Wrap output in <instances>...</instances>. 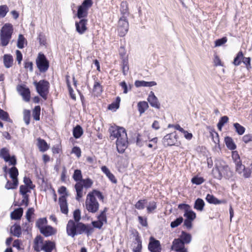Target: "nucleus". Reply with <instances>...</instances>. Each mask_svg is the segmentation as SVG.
Masks as SVG:
<instances>
[{
    "mask_svg": "<svg viewBox=\"0 0 252 252\" xmlns=\"http://www.w3.org/2000/svg\"><path fill=\"white\" fill-rule=\"evenodd\" d=\"M110 137L112 140L117 138L116 146L119 153H123L128 145V138L125 128L123 127H113L110 129Z\"/></svg>",
    "mask_w": 252,
    "mask_h": 252,
    "instance_id": "1",
    "label": "nucleus"
},
{
    "mask_svg": "<svg viewBox=\"0 0 252 252\" xmlns=\"http://www.w3.org/2000/svg\"><path fill=\"white\" fill-rule=\"evenodd\" d=\"M94 231V228L90 224H86L80 222L76 223L71 220L68 221L66 225L67 234L72 237L83 233L89 236L93 233Z\"/></svg>",
    "mask_w": 252,
    "mask_h": 252,
    "instance_id": "2",
    "label": "nucleus"
},
{
    "mask_svg": "<svg viewBox=\"0 0 252 252\" xmlns=\"http://www.w3.org/2000/svg\"><path fill=\"white\" fill-rule=\"evenodd\" d=\"M95 196L101 200L103 201L104 199V196L100 191L93 189L92 191L90 192L87 194L85 201L86 208L89 212L95 213L99 209V204Z\"/></svg>",
    "mask_w": 252,
    "mask_h": 252,
    "instance_id": "3",
    "label": "nucleus"
},
{
    "mask_svg": "<svg viewBox=\"0 0 252 252\" xmlns=\"http://www.w3.org/2000/svg\"><path fill=\"white\" fill-rule=\"evenodd\" d=\"M229 168L223 161H218L216 162L215 167L212 170V174L215 178L221 180L223 177L225 178H228L231 175L230 174Z\"/></svg>",
    "mask_w": 252,
    "mask_h": 252,
    "instance_id": "4",
    "label": "nucleus"
},
{
    "mask_svg": "<svg viewBox=\"0 0 252 252\" xmlns=\"http://www.w3.org/2000/svg\"><path fill=\"white\" fill-rule=\"evenodd\" d=\"M13 31V26L10 23L5 24L1 28L0 32V41L2 46L8 45L11 38Z\"/></svg>",
    "mask_w": 252,
    "mask_h": 252,
    "instance_id": "5",
    "label": "nucleus"
},
{
    "mask_svg": "<svg viewBox=\"0 0 252 252\" xmlns=\"http://www.w3.org/2000/svg\"><path fill=\"white\" fill-rule=\"evenodd\" d=\"M33 84L38 94L44 99L47 98L49 92L50 83L45 80H41L39 82L34 81Z\"/></svg>",
    "mask_w": 252,
    "mask_h": 252,
    "instance_id": "6",
    "label": "nucleus"
},
{
    "mask_svg": "<svg viewBox=\"0 0 252 252\" xmlns=\"http://www.w3.org/2000/svg\"><path fill=\"white\" fill-rule=\"evenodd\" d=\"M37 68L41 72H46L49 66V63L45 56L42 53H39L36 59Z\"/></svg>",
    "mask_w": 252,
    "mask_h": 252,
    "instance_id": "7",
    "label": "nucleus"
},
{
    "mask_svg": "<svg viewBox=\"0 0 252 252\" xmlns=\"http://www.w3.org/2000/svg\"><path fill=\"white\" fill-rule=\"evenodd\" d=\"M129 24L126 16H122L119 20L118 31L119 35L124 36L128 31Z\"/></svg>",
    "mask_w": 252,
    "mask_h": 252,
    "instance_id": "8",
    "label": "nucleus"
},
{
    "mask_svg": "<svg viewBox=\"0 0 252 252\" xmlns=\"http://www.w3.org/2000/svg\"><path fill=\"white\" fill-rule=\"evenodd\" d=\"M177 135L175 133L166 134L163 138L162 143L165 147L175 145L177 142Z\"/></svg>",
    "mask_w": 252,
    "mask_h": 252,
    "instance_id": "9",
    "label": "nucleus"
},
{
    "mask_svg": "<svg viewBox=\"0 0 252 252\" xmlns=\"http://www.w3.org/2000/svg\"><path fill=\"white\" fill-rule=\"evenodd\" d=\"M148 250L151 252H161V248L160 242L153 237L150 238Z\"/></svg>",
    "mask_w": 252,
    "mask_h": 252,
    "instance_id": "10",
    "label": "nucleus"
},
{
    "mask_svg": "<svg viewBox=\"0 0 252 252\" xmlns=\"http://www.w3.org/2000/svg\"><path fill=\"white\" fill-rule=\"evenodd\" d=\"M17 91L23 97V99L28 102L30 100V91L28 88L24 85H18L17 87Z\"/></svg>",
    "mask_w": 252,
    "mask_h": 252,
    "instance_id": "11",
    "label": "nucleus"
},
{
    "mask_svg": "<svg viewBox=\"0 0 252 252\" xmlns=\"http://www.w3.org/2000/svg\"><path fill=\"white\" fill-rule=\"evenodd\" d=\"M87 22L88 20L86 19H81L79 22H75L76 30L80 34H84L87 31Z\"/></svg>",
    "mask_w": 252,
    "mask_h": 252,
    "instance_id": "12",
    "label": "nucleus"
},
{
    "mask_svg": "<svg viewBox=\"0 0 252 252\" xmlns=\"http://www.w3.org/2000/svg\"><path fill=\"white\" fill-rule=\"evenodd\" d=\"M147 100L152 107L157 109L160 108V104L159 102L157 97L155 95L153 92H150Z\"/></svg>",
    "mask_w": 252,
    "mask_h": 252,
    "instance_id": "13",
    "label": "nucleus"
},
{
    "mask_svg": "<svg viewBox=\"0 0 252 252\" xmlns=\"http://www.w3.org/2000/svg\"><path fill=\"white\" fill-rule=\"evenodd\" d=\"M40 232L45 237H49L57 233L56 229L50 225H45L41 228Z\"/></svg>",
    "mask_w": 252,
    "mask_h": 252,
    "instance_id": "14",
    "label": "nucleus"
},
{
    "mask_svg": "<svg viewBox=\"0 0 252 252\" xmlns=\"http://www.w3.org/2000/svg\"><path fill=\"white\" fill-rule=\"evenodd\" d=\"M59 204L60 206L61 211L62 213L67 214L68 212V206L66 197L62 195L59 198Z\"/></svg>",
    "mask_w": 252,
    "mask_h": 252,
    "instance_id": "15",
    "label": "nucleus"
},
{
    "mask_svg": "<svg viewBox=\"0 0 252 252\" xmlns=\"http://www.w3.org/2000/svg\"><path fill=\"white\" fill-rule=\"evenodd\" d=\"M206 201L210 204H220L222 203H225L226 202L225 200H219L213 195L208 194L206 197Z\"/></svg>",
    "mask_w": 252,
    "mask_h": 252,
    "instance_id": "16",
    "label": "nucleus"
},
{
    "mask_svg": "<svg viewBox=\"0 0 252 252\" xmlns=\"http://www.w3.org/2000/svg\"><path fill=\"white\" fill-rule=\"evenodd\" d=\"M74 187L76 191V199L79 201L80 199L83 196V185L82 182H78L75 184Z\"/></svg>",
    "mask_w": 252,
    "mask_h": 252,
    "instance_id": "17",
    "label": "nucleus"
},
{
    "mask_svg": "<svg viewBox=\"0 0 252 252\" xmlns=\"http://www.w3.org/2000/svg\"><path fill=\"white\" fill-rule=\"evenodd\" d=\"M102 171L106 175L109 180L114 184L117 183V180L115 176L110 172L106 166H102L101 168Z\"/></svg>",
    "mask_w": 252,
    "mask_h": 252,
    "instance_id": "18",
    "label": "nucleus"
},
{
    "mask_svg": "<svg viewBox=\"0 0 252 252\" xmlns=\"http://www.w3.org/2000/svg\"><path fill=\"white\" fill-rule=\"evenodd\" d=\"M55 248V243L49 240L45 241L41 246L42 250L45 252H51Z\"/></svg>",
    "mask_w": 252,
    "mask_h": 252,
    "instance_id": "19",
    "label": "nucleus"
},
{
    "mask_svg": "<svg viewBox=\"0 0 252 252\" xmlns=\"http://www.w3.org/2000/svg\"><path fill=\"white\" fill-rule=\"evenodd\" d=\"M191 235L189 233L184 231H182L178 239H180L181 241L185 245L190 243L191 241Z\"/></svg>",
    "mask_w": 252,
    "mask_h": 252,
    "instance_id": "20",
    "label": "nucleus"
},
{
    "mask_svg": "<svg viewBox=\"0 0 252 252\" xmlns=\"http://www.w3.org/2000/svg\"><path fill=\"white\" fill-rule=\"evenodd\" d=\"M8 172L10 177L12 180H14V184L16 185L17 181H18L17 178L19 174L18 169L15 166H13L9 169Z\"/></svg>",
    "mask_w": 252,
    "mask_h": 252,
    "instance_id": "21",
    "label": "nucleus"
},
{
    "mask_svg": "<svg viewBox=\"0 0 252 252\" xmlns=\"http://www.w3.org/2000/svg\"><path fill=\"white\" fill-rule=\"evenodd\" d=\"M185 244L183 243L180 239L178 238L175 239L171 246V249L174 251H179L180 249H184Z\"/></svg>",
    "mask_w": 252,
    "mask_h": 252,
    "instance_id": "22",
    "label": "nucleus"
},
{
    "mask_svg": "<svg viewBox=\"0 0 252 252\" xmlns=\"http://www.w3.org/2000/svg\"><path fill=\"white\" fill-rule=\"evenodd\" d=\"M23 214V209L22 208L15 209L10 214L11 218L12 220H20Z\"/></svg>",
    "mask_w": 252,
    "mask_h": 252,
    "instance_id": "23",
    "label": "nucleus"
},
{
    "mask_svg": "<svg viewBox=\"0 0 252 252\" xmlns=\"http://www.w3.org/2000/svg\"><path fill=\"white\" fill-rule=\"evenodd\" d=\"M120 12L122 14V16H126L129 15L128 3L126 1L124 0L122 1L120 6Z\"/></svg>",
    "mask_w": 252,
    "mask_h": 252,
    "instance_id": "24",
    "label": "nucleus"
},
{
    "mask_svg": "<svg viewBox=\"0 0 252 252\" xmlns=\"http://www.w3.org/2000/svg\"><path fill=\"white\" fill-rule=\"evenodd\" d=\"M13 62L12 56L10 54H5L3 56V63L6 68H10L12 66Z\"/></svg>",
    "mask_w": 252,
    "mask_h": 252,
    "instance_id": "25",
    "label": "nucleus"
},
{
    "mask_svg": "<svg viewBox=\"0 0 252 252\" xmlns=\"http://www.w3.org/2000/svg\"><path fill=\"white\" fill-rule=\"evenodd\" d=\"M37 141L38 147L40 151L44 152L49 149V146L45 140L39 138Z\"/></svg>",
    "mask_w": 252,
    "mask_h": 252,
    "instance_id": "26",
    "label": "nucleus"
},
{
    "mask_svg": "<svg viewBox=\"0 0 252 252\" xmlns=\"http://www.w3.org/2000/svg\"><path fill=\"white\" fill-rule=\"evenodd\" d=\"M88 14V10L80 6H78L76 16L79 19H85V18L87 17Z\"/></svg>",
    "mask_w": 252,
    "mask_h": 252,
    "instance_id": "27",
    "label": "nucleus"
},
{
    "mask_svg": "<svg viewBox=\"0 0 252 252\" xmlns=\"http://www.w3.org/2000/svg\"><path fill=\"white\" fill-rule=\"evenodd\" d=\"M224 141L227 148L230 150H234L236 148V145L233 140L230 137L227 136L224 139Z\"/></svg>",
    "mask_w": 252,
    "mask_h": 252,
    "instance_id": "28",
    "label": "nucleus"
},
{
    "mask_svg": "<svg viewBox=\"0 0 252 252\" xmlns=\"http://www.w3.org/2000/svg\"><path fill=\"white\" fill-rule=\"evenodd\" d=\"M205 206V202L202 199L197 198L194 202V208L197 211H202Z\"/></svg>",
    "mask_w": 252,
    "mask_h": 252,
    "instance_id": "29",
    "label": "nucleus"
},
{
    "mask_svg": "<svg viewBox=\"0 0 252 252\" xmlns=\"http://www.w3.org/2000/svg\"><path fill=\"white\" fill-rule=\"evenodd\" d=\"M138 110L140 115L142 114L148 108V102L145 101H140L137 104Z\"/></svg>",
    "mask_w": 252,
    "mask_h": 252,
    "instance_id": "30",
    "label": "nucleus"
},
{
    "mask_svg": "<svg viewBox=\"0 0 252 252\" xmlns=\"http://www.w3.org/2000/svg\"><path fill=\"white\" fill-rule=\"evenodd\" d=\"M83 133V130L82 127L80 125H77L73 128V136L76 138L78 139L80 138Z\"/></svg>",
    "mask_w": 252,
    "mask_h": 252,
    "instance_id": "31",
    "label": "nucleus"
},
{
    "mask_svg": "<svg viewBox=\"0 0 252 252\" xmlns=\"http://www.w3.org/2000/svg\"><path fill=\"white\" fill-rule=\"evenodd\" d=\"M135 241V242L134 243V244H136V246L133 247V252H141L142 249V241L138 235L136 236Z\"/></svg>",
    "mask_w": 252,
    "mask_h": 252,
    "instance_id": "32",
    "label": "nucleus"
},
{
    "mask_svg": "<svg viewBox=\"0 0 252 252\" xmlns=\"http://www.w3.org/2000/svg\"><path fill=\"white\" fill-rule=\"evenodd\" d=\"M11 232L12 234L16 237H20L21 234V228L19 224H15L11 228Z\"/></svg>",
    "mask_w": 252,
    "mask_h": 252,
    "instance_id": "33",
    "label": "nucleus"
},
{
    "mask_svg": "<svg viewBox=\"0 0 252 252\" xmlns=\"http://www.w3.org/2000/svg\"><path fill=\"white\" fill-rule=\"evenodd\" d=\"M120 101V97L119 96L117 97L115 101L108 105V109L110 110L116 111L119 108Z\"/></svg>",
    "mask_w": 252,
    "mask_h": 252,
    "instance_id": "34",
    "label": "nucleus"
},
{
    "mask_svg": "<svg viewBox=\"0 0 252 252\" xmlns=\"http://www.w3.org/2000/svg\"><path fill=\"white\" fill-rule=\"evenodd\" d=\"M10 156L9 151L6 148H2L0 150V158H3L4 161L7 160V158Z\"/></svg>",
    "mask_w": 252,
    "mask_h": 252,
    "instance_id": "35",
    "label": "nucleus"
},
{
    "mask_svg": "<svg viewBox=\"0 0 252 252\" xmlns=\"http://www.w3.org/2000/svg\"><path fill=\"white\" fill-rule=\"evenodd\" d=\"M40 106L38 105L35 106L32 111V117L35 121L40 120Z\"/></svg>",
    "mask_w": 252,
    "mask_h": 252,
    "instance_id": "36",
    "label": "nucleus"
},
{
    "mask_svg": "<svg viewBox=\"0 0 252 252\" xmlns=\"http://www.w3.org/2000/svg\"><path fill=\"white\" fill-rule=\"evenodd\" d=\"M47 222L46 218H40L36 220L35 225L40 230L41 228L44 227L45 226L44 225L47 224Z\"/></svg>",
    "mask_w": 252,
    "mask_h": 252,
    "instance_id": "37",
    "label": "nucleus"
},
{
    "mask_svg": "<svg viewBox=\"0 0 252 252\" xmlns=\"http://www.w3.org/2000/svg\"><path fill=\"white\" fill-rule=\"evenodd\" d=\"M72 178L73 180L77 182H81L83 179L81 171L79 169L75 170Z\"/></svg>",
    "mask_w": 252,
    "mask_h": 252,
    "instance_id": "38",
    "label": "nucleus"
},
{
    "mask_svg": "<svg viewBox=\"0 0 252 252\" xmlns=\"http://www.w3.org/2000/svg\"><path fill=\"white\" fill-rule=\"evenodd\" d=\"M184 216L186 219L193 221L196 218V214L192 210L189 209L187 212H185Z\"/></svg>",
    "mask_w": 252,
    "mask_h": 252,
    "instance_id": "39",
    "label": "nucleus"
},
{
    "mask_svg": "<svg viewBox=\"0 0 252 252\" xmlns=\"http://www.w3.org/2000/svg\"><path fill=\"white\" fill-rule=\"evenodd\" d=\"M107 211V208H104V210L101 212L100 214L97 216V219L98 220L101 221V222H103L104 223H107V220L106 215V212Z\"/></svg>",
    "mask_w": 252,
    "mask_h": 252,
    "instance_id": "40",
    "label": "nucleus"
},
{
    "mask_svg": "<svg viewBox=\"0 0 252 252\" xmlns=\"http://www.w3.org/2000/svg\"><path fill=\"white\" fill-rule=\"evenodd\" d=\"M243 58V52L240 51H239L237 56L234 59L233 63L235 65L238 66L242 62V60Z\"/></svg>",
    "mask_w": 252,
    "mask_h": 252,
    "instance_id": "41",
    "label": "nucleus"
},
{
    "mask_svg": "<svg viewBox=\"0 0 252 252\" xmlns=\"http://www.w3.org/2000/svg\"><path fill=\"white\" fill-rule=\"evenodd\" d=\"M183 218L182 217H179L171 222L170 227L172 228L177 227L179 226L183 222Z\"/></svg>",
    "mask_w": 252,
    "mask_h": 252,
    "instance_id": "42",
    "label": "nucleus"
},
{
    "mask_svg": "<svg viewBox=\"0 0 252 252\" xmlns=\"http://www.w3.org/2000/svg\"><path fill=\"white\" fill-rule=\"evenodd\" d=\"M228 117L226 116H224L220 118L219 123L217 124V126L220 130H221L222 126L225 124L227 123L228 121Z\"/></svg>",
    "mask_w": 252,
    "mask_h": 252,
    "instance_id": "43",
    "label": "nucleus"
},
{
    "mask_svg": "<svg viewBox=\"0 0 252 252\" xmlns=\"http://www.w3.org/2000/svg\"><path fill=\"white\" fill-rule=\"evenodd\" d=\"M233 126L235 128L236 132L239 135H242L244 133L245 131V128L244 126L237 123H234Z\"/></svg>",
    "mask_w": 252,
    "mask_h": 252,
    "instance_id": "44",
    "label": "nucleus"
},
{
    "mask_svg": "<svg viewBox=\"0 0 252 252\" xmlns=\"http://www.w3.org/2000/svg\"><path fill=\"white\" fill-rule=\"evenodd\" d=\"M25 42H27L24 35L20 34L18 36L17 41V47L19 49H23L24 47Z\"/></svg>",
    "mask_w": 252,
    "mask_h": 252,
    "instance_id": "45",
    "label": "nucleus"
},
{
    "mask_svg": "<svg viewBox=\"0 0 252 252\" xmlns=\"http://www.w3.org/2000/svg\"><path fill=\"white\" fill-rule=\"evenodd\" d=\"M235 163L236 166V171L239 174H242L244 170L245 169V166L243 165L242 163L241 160H239L237 161Z\"/></svg>",
    "mask_w": 252,
    "mask_h": 252,
    "instance_id": "46",
    "label": "nucleus"
},
{
    "mask_svg": "<svg viewBox=\"0 0 252 252\" xmlns=\"http://www.w3.org/2000/svg\"><path fill=\"white\" fill-rule=\"evenodd\" d=\"M0 118L4 121L10 122V119L9 118L8 113L4 111L3 110L0 108Z\"/></svg>",
    "mask_w": 252,
    "mask_h": 252,
    "instance_id": "47",
    "label": "nucleus"
},
{
    "mask_svg": "<svg viewBox=\"0 0 252 252\" xmlns=\"http://www.w3.org/2000/svg\"><path fill=\"white\" fill-rule=\"evenodd\" d=\"M23 182L25 184V186L28 187L29 189H33L35 188V185L32 184L31 179L29 177H25L24 178Z\"/></svg>",
    "mask_w": 252,
    "mask_h": 252,
    "instance_id": "48",
    "label": "nucleus"
},
{
    "mask_svg": "<svg viewBox=\"0 0 252 252\" xmlns=\"http://www.w3.org/2000/svg\"><path fill=\"white\" fill-rule=\"evenodd\" d=\"M81 182L82 183L84 187L86 189L90 188L93 184V181L89 178L85 179H83Z\"/></svg>",
    "mask_w": 252,
    "mask_h": 252,
    "instance_id": "49",
    "label": "nucleus"
},
{
    "mask_svg": "<svg viewBox=\"0 0 252 252\" xmlns=\"http://www.w3.org/2000/svg\"><path fill=\"white\" fill-rule=\"evenodd\" d=\"M147 202L146 199H140L138 200L135 205V207L138 210H142L145 208V204Z\"/></svg>",
    "mask_w": 252,
    "mask_h": 252,
    "instance_id": "50",
    "label": "nucleus"
},
{
    "mask_svg": "<svg viewBox=\"0 0 252 252\" xmlns=\"http://www.w3.org/2000/svg\"><path fill=\"white\" fill-rule=\"evenodd\" d=\"M9 9L6 5H2L0 6V17H4L7 13L8 12Z\"/></svg>",
    "mask_w": 252,
    "mask_h": 252,
    "instance_id": "51",
    "label": "nucleus"
},
{
    "mask_svg": "<svg viewBox=\"0 0 252 252\" xmlns=\"http://www.w3.org/2000/svg\"><path fill=\"white\" fill-rule=\"evenodd\" d=\"M93 2L92 0H84L81 5L80 6L82 7L89 10V9L93 5Z\"/></svg>",
    "mask_w": 252,
    "mask_h": 252,
    "instance_id": "52",
    "label": "nucleus"
},
{
    "mask_svg": "<svg viewBox=\"0 0 252 252\" xmlns=\"http://www.w3.org/2000/svg\"><path fill=\"white\" fill-rule=\"evenodd\" d=\"M93 2L92 0H84L81 5L80 6L82 7L89 10V9L93 5Z\"/></svg>",
    "mask_w": 252,
    "mask_h": 252,
    "instance_id": "53",
    "label": "nucleus"
},
{
    "mask_svg": "<svg viewBox=\"0 0 252 252\" xmlns=\"http://www.w3.org/2000/svg\"><path fill=\"white\" fill-rule=\"evenodd\" d=\"M204 181L205 180L203 177H198L197 176L193 177L191 179V182L197 185L202 184Z\"/></svg>",
    "mask_w": 252,
    "mask_h": 252,
    "instance_id": "54",
    "label": "nucleus"
},
{
    "mask_svg": "<svg viewBox=\"0 0 252 252\" xmlns=\"http://www.w3.org/2000/svg\"><path fill=\"white\" fill-rule=\"evenodd\" d=\"M18 185V181H17V184H14V180H12V182H11L9 180H7L6 184L5 186V188L7 189H15L17 188Z\"/></svg>",
    "mask_w": 252,
    "mask_h": 252,
    "instance_id": "55",
    "label": "nucleus"
},
{
    "mask_svg": "<svg viewBox=\"0 0 252 252\" xmlns=\"http://www.w3.org/2000/svg\"><path fill=\"white\" fill-rule=\"evenodd\" d=\"M157 206L155 202L152 201L149 202V205L147 207V213L150 214L152 213L157 209Z\"/></svg>",
    "mask_w": 252,
    "mask_h": 252,
    "instance_id": "56",
    "label": "nucleus"
},
{
    "mask_svg": "<svg viewBox=\"0 0 252 252\" xmlns=\"http://www.w3.org/2000/svg\"><path fill=\"white\" fill-rule=\"evenodd\" d=\"M31 113L30 110H25L24 111V120L26 125H29L30 122Z\"/></svg>",
    "mask_w": 252,
    "mask_h": 252,
    "instance_id": "57",
    "label": "nucleus"
},
{
    "mask_svg": "<svg viewBox=\"0 0 252 252\" xmlns=\"http://www.w3.org/2000/svg\"><path fill=\"white\" fill-rule=\"evenodd\" d=\"M74 221L76 223L79 222L81 219V212L79 209L75 210L73 212Z\"/></svg>",
    "mask_w": 252,
    "mask_h": 252,
    "instance_id": "58",
    "label": "nucleus"
},
{
    "mask_svg": "<svg viewBox=\"0 0 252 252\" xmlns=\"http://www.w3.org/2000/svg\"><path fill=\"white\" fill-rule=\"evenodd\" d=\"M5 161L6 162H8L9 165H12L13 166H15V165L17 163L16 158L14 155L12 156H10L9 157L7 158V160Z\"/></svg>",
    "mask_w": 252,
    "mask_h": 252,
    "instance_id": "59",
    "label": "nucleus"
},
{
    "mask_svg": "<svg viewBox=\"0 0 252 252\" xmlns=\"http://www.w3.org/2000/svg\"><path fill=\"white\" fill-rule=\"evenodd\" d=\"M34 212V209L33 208H30L28 209V210L26 212V217L27 220L29 222H31V219H32V216Z\"/></svg>",
    "mask_w": 252,
    "mask_h": 252,
    "instance_id": "60",
    "label": "nucleus"
},
{
    "mask_svg": "<svg viewBox=\"0 0 252 252\" xmlns=\"http://www.w3.org/2000/svg\"><path fill=\"white\" fill-rule=\"evenodd\" d=\"M20 193L22 195H28L27 193L30 192L29 188L25 185H21L19 189Z\"/></svg>",
    "mask_w": 252,
    "mask_h": 252,
    "instance_id": "61",
    "label": "nucleus"
},
{
    "mask_svg": "<svg viewBox=\"0 0 252 252\" xmlns=\"http://www.w3.org/2000/svg\"><path fill=\"white\" fill-rule=\"evenodd\" d=\"M227 39L226 37H223L221 38L216 40L215 42V46H220L222 45L227 42Z\"/></svg>",
    "mask_w": 252,
    "mask_h": 252,
    "instance_id": "62",
    "label": "nucleus"
},
{
    "mask_svg": "<svg viewBox=\"0 0 252 252\" xmlns=\"http://www.w3.org/2000/svg\"><path fill=\"white\" fill-rule=\"evenodd\" d=\"M242 140L246 144L252 142V134H248L244 135L242 137Z\"/></svg>",
    "mask_w": 252,
    "mask_h": 252,
    "instance_id": "63",
    "label": "nucleus"
},
{
    "mask_svg": "<svg viewBox=\"0 0 252 252\" xmlns=\"http://www.w3.org/2000/svg\"><path fill=\"white\" fill-rule=\"evenodd\" d=\"M92 224L94 227L101 229L103 225V222L100 220H95L92 222Z\"/></svg>",
    "mask_w": 252,
    "mask_h": 252,
    "instance_id": "64",
    "label": "nucleus"
}]
</instances>
